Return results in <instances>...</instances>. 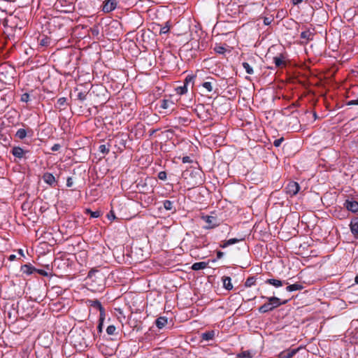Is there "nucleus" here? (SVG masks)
I'll return each instance as SVG.
<instances>
[{"mask_svg": "<svg viewBox=\"0 0 358 358\" xmlns=\"http://www.w3.org/2000/svg\"><path fill=\"white\" fill-rule=\"evenodd\" d=\"M268 302L261 306L259 308V311L262 313H265L273 310L274 308L279 307L282 303L280 299L275 296L267 298Z\"/></svg>", "mask_w": 358, "mask_h": 358, "instance_id": "nucleus-1", "label": "nucleus"}, {"mask_svg": "<svg viewBox=\"0 0 358 358\" xmlns=\"http://www.w3.org/2000/svg\"><path fill=\"white\" fill-rule=\"evenodd\" d=\"M299 185L296 182L291 181L286 185L285 190L287 194L293 196L299 192Z\"/></svg>", "mask_w": 358, "mask_h": 358, "instance_id": "nucleus-2", "label": "nucleus"}, {"mask_svg": "<svg viewBox=\"0 0 358 358\" xmlns=\"http://www.w3.org/2000/svg\"><path fill=\"white\" fill-rule=\"evenodd\" d=\"M202 219L207 224V225L205 227L206 229H213L219 224L218 220L214 216H203Z\"/></svg>", "mask_w": 358, "mask_h": 358, "instance_id": "nucleus-3", "label": "nucleus"}, {"mask_svg": "<svg viewBox=\"0 0 358 358\" xmlns=\"http://www.w3.org/2000/svg\"><path fill=\"white\" fill-rule=\"evenodd\" d=\"M345 207L352 213L358 212V202L353 200H346L344 203Z\"/></svg>", "mask_w": 358, "mask_h": 358, "instance_id": "nucleus-4", "label": "nucleus"}, {"mask_svg": "<svg viewBox=\"0 0 358 358\" xmlns=\"http://www.w3.org/2000/svg\"><path fill=\"white\" fill-rule=\"evenodd\" d=\"M117 6L116 0H106L104 3L103 10L106 13H109L113 10Z\"/></svg>", "mask_w": 358, "mask_h": 358, "instance_id": "nucleus-5", "label": "nucleus"}, {"mask_svg": "<svg viewBox=\"0 0 358 358\" xmlns=\"http://www.w3.org/2000/svg\"><path fill=\"white\" fill-rule=\"evenodd\" d=\"M90 305L100 311V319L101 320H103L105 317V312L101 303L98 300H94L90 301Z\"/></svg>", "mask_w": 358, "mask_h": 358, "instance_id": "nucleus-6", "label": "nucleus"}, {"mask_svg": "<svg viewBox=\"0 0 358 358\" xmlns=\"http://www.w3.org/2000/svg\"><path fill=\"white\" fill-rule=\"evenodd\" d=\"M298 351L299 348L285 350L279 354L278 358H292Z\"/></svg>", "mask_w": 358, "mask_h": 358, "instance_id": "nucleus-7", "label": "nucleus"}, {"mask_svg": "<svg viewBox=\"0 0 358 358\" xmlns=\"http://www.w3.org/2000/svg\"><path fill=\"white\" fill-rule=\"evenodd\" d=\"M43 179L44 182L51 186L55 185L56 183V180L55 176L50 173H45L43 176Z\"/></svg>", "mask_w": 358, "mask_h": 358, "instance_id": "nucleus-8", "label": "nucleus"}, {"mask_svg": "<svg viewBox=\"0 0 358 358\" xmlns=\"http://www.w3.org/2000/svg\"><path fill=\"white\" fill-rule=\"evenodd\" d=\"M350 230L355 236H358V217L353 218L350 222Z\"/></svg>", "mask_w": 358, "mask_h": 358, "instance_id": "nucleus-9", "label": "nucleus"}, {"mask_svg": "<svg viewBox=\"0 0 358 358\" xmlns=\"http://www.w3.org/2000/svg\"><path fill=\"white\" fill-rule=\"evenodd\" d=\"M244 238H230L227 241H225L222 243V244L220 245L221 248H225L231 245H233V244H236L237 243H239L240 241H243Z\"/></svg>", "mask_w": 358, "mask_h": 358, "instance_id": "nucleus-10", "label": "nucleus"}, {"mask_svg": "<svg viewBox=\"0 0 358 358\" xmlns=\"http://www.w3.org/2000/svg\"><path fill=\"white\" fill-rule=\"evenodd\" d=\"M174 105L173 101L169 99H163L161 101L160 107L163 109H171L173 110L174 109Z\"/></svg>", "mask_w": 358, "mask_h": 358, "instance_id": "nucleus-11", "label": "nucleus"}, {"mask_svg": "<svg viewBox=\"0 0 358 358\" xmlns=\"http://www.w3.org/2000/svg\"><path fill=\"white\" fill-rule=\"evenodd\" d=\"M266 283L269 284V285H271L275 287H280L281 286H282L283 285H287L288 282H285V281H282V280H277V279H273V278H270V279H268L266 280Z\"/></svg>", "mask_w": 358, "mask_h": 358, "instance_id": "nucleus-12", "label": "nucleus"}, {"mask_svg": "<svg viewBox=\"0 0 358 358\" xmlns=\"http://www.w3.org/2000/svg\"><path fill=\"white\" fill-rule=\"evenodd\" d=\"M4 71H6V73L7 74H9L12 77L13 69L11 66H8L6 64H1L0 65V74L3 75Z\"/></svg>", "mask_w": 358, "mask_h": 358, "instance_id": "nucleus-13", "label": "nucleus"}, {"mask_svg": "<svg viewBox=\"0 0 358 358\" xmlns=\"http://www.w3.org/2000/svg\"><path fill=\"white\" fill-rule=\"evenodd\" d=\"M13 155L15 157V161H16V159H21L22 158V148L20 147H13L11 151Z\"/></svg>", "mask_w": 358, "mask_h": 358, "instance_id": "nucleus-14", "label": "nucleus"}, {"mask_svg": "<svg viewBox=\"0 0 358 358\" xmlns=\"http://www.w3.org/2000/svg\"><path fill=\"white\" fill-rule=\"evenodd\" d=\"M285 57L280 55L278 57H273V62L277 67H281L285 64Z\"/></svg>", "mask_w": 358, "mask_h": 358, "instance_id": "nucleus-15", "label": "nucleus"}, {"mask_svg": "<svg viewBox=\"0 0 358 358\" xmlns=\"http://www.w3.org/2000/svg\"><path fill=\"white\" fill-rule=\"evenodd\" d=\"M215 331H206L201 334V338L203 340L208 341L213 340V338L215 337Z\"/></svg>", "mask_w": 358, "mask_h": 358, "instance_id": "nucleus-16", "label": "nucleus"}, {"mask_svg": "<svg viewBox=\"0 0 358 358\" xmlns=\"http://www.w3.org/2000/svg\"><path fill=\"white\" fill-rule=\"evenodd\" d=\"M208 263L204 262H196L192 266V268L194 271L204 269L207 267Z\"/></svg>", "mask_w": 358, "mask_h": 358, "instance_id": "nucleus-17", "label": "nucleus"}, {"mask_svg": "<svg viewBox=\"0 0 358 358\" xmlns=\"http://www.w3.org/2000/svg\"><path fill=\"white\" fill-rule=\"evenodd\" d=\"M156 326L159 329H162L167 324V318L165 317H159L156 320Z\"/></svg>", "mask_w": 358, "mask_h": 358, "instance_id": "nucleus-18", "label": "nucleus"}, {"mask_svg": "<svg viewBox=\"0 0 358 358\" xmlns=\"http://www.w3.org/2000/svg\"><path fill=\"white\" fill-rule=\"evenodd\" d=\"M302 289H303V286L298 283L288 285L286 287V290L289 292H294V291H297V290H301Z\"/></svg>", "mask_w": 358, "mask_h": 358, "instance_id": "nucleus-19", "label": "nucleus"}, {"mask_svg": "<svg viewBox=\"0 0 358 358\" xmlns=\"http://www.w3.org/2000/svg\"><path fill=\"white\" fill-rule=\"evenodd\" d=\"M301 38L308 41L313 39V33L310 30H306L301 33Z\"/></svg>", "mask_w": 358, "mask_h": 358, "instance_id": "nucleus-20", "label": "nucleus"}, {"mask_svg": "<svg viewBox=\"0 0 358 358\" xmlns=\"http://www.w3.org/2000/svg\"><path fill=\"white\" fill-rule=\"evenodd\" d=\"M223 285L225 289L228 290H231L233 289V285L231 282V278L229 277H224L223 278Z\"/></svg>", "mask_w": 358, "mask_h": 358, "instance_id": "nucleus-21", "label": "nucleus"}, {"mask_svg": "<svg viewBox=\"0 0 358 358\" xmlns=\"http://www.w3.org/2000/svg\"><path fill=\"white\" fill-rule=\"evenodd\" d=\"M202 86L206 89L207 92H210L213 90V82L212 81L204 82L202 84Z\"/></svg>", "mask_w": 358, "mask_h": 358, "instance_id": "nucleus-22", "label": "nucleus"}, {"mask_svg": "<svg viewBox=\"0 0 358 358\" xmlns=\"http://www.w3.org/2000/svg\"><path fill=\"white\" fill-rule=\"evenodd\" d=\"M36 270L32 267L30 264H24V273L27 274H31Z\"/></svg>", "mask_w": 358, "mask_h": 358, "instance_id": "nucleus-23", "label": "nucleus"}, {"mask_svg": "<svg viewBox=\"0 0 358 358\" xmlns=\"http://www.w3.org/2000/svg\"><path fill=\"white\" fill-rule=\"evenodd\" d=\"M176 92L178 94H184L185 93H187V87L186 86V85H182V86H180V87H178L176 89Z\"/></svg>", "mask_w": 358, "mask_h": 358, "instance_id": "nucleus-24", "label": "nucleus"}, {"mask_svg": "<svg viewBox=\"0 0 358 358\" xmlns=\"http://www.w3.org/2000/svg\"><path fill=\"white\" fill-rule=\"evenodd\" d=\"M243 66L244 68V69L245 70V71L247 72V73L248 74H252L253 73V69L252 67L247 62H243Z\"/></svg>", "mask_w": 358, "mask_h": 358, "instance_id": "nucleus-25", "label": "nucleus"}, {"mask_svg": "<svg viewBox=\"0 0 358 358\" xmlns=\"http://www.w3.org/2000/svg\"><path fill=\"white\" fill-rule=\"evenodd\" d=\"M164 208L167 210L173 209V202L169 200H165L163 203Z\"/></svg>", "mask_w": 358, "mask_h": 358, "instance_id": "nucleus-26", "label": "nucleus"}, {"mask_svg": "<svg viewBox=\"0 0 358 358\" xmlns=\"http://www.w3.org/2000/svg\"><path fill=\"white\" fill-rule=\"evenodd\" d=\"M255 282H256V279L255 277L248 278L245 282V287H251L253 285H255Z\"/></svg>", "mask_w": 358, "mask_h": 358, "instance_id": "nucleus-27", "label": "nucleus"}, {"mask_svg": "<svg viewBox=\"0 0 358 358\" xmlns=\"http://www.w3.org/2000/svg\"><path fill=\"white\" fill-rule=\"evenodd\" d=\"M87 213L90 214L92 217H99L100 216V212L99 211H92L90 209L86 210Z\"/></svg>", "mask_w": 358, "mask_h": 358, "instance_id": "nucleus-28", "label": "nucleus"}, {"mask_svg": "<svg viewBox=\"0 0 358 358\" xmlns=\"http://www.w3.org/2000/svg\"><path fill=\"white\" fill-rule=\"evenodd\" d=\"M99 150L100 152L103 154H107L109 152V148L107 147L106 145H101L99 147Z\"/></svg>", "mask_w": 358, "mask_h": 358, "instance_id": "nucleus-29", "label": "nucleus"}, {"mask_svg": "<svg viewBox=\"0 0 358 358\" xmlns=\"http://www.w3.org/2000/svg\"><path fill=\"white\" fill-rule=\"evenodd\" d=\"M115 330H116V328L114 325H110L107 327L106 332L108 335H113V334H114Z\"/></svg>", "mask_w": 358, "mask_h": 358, "instance_id": "nucleus-30", "label": "nucleus"}, {"mask_svg": "<svg viewBox=\"0 0 358 358\" xmlns=\"http://www.w3.org/2000/svg\"><path fill=\"white\" fill-rule=\"evenodd\" d=\"M195 78V76H188L185 80L184 85H186V86L189 83H194V80Z\"/></svg>", "mask_w": 358, "mask_h": 358, "instance_id": "nucleus-31", "label": "nucleus"}, {"mask_svg": "<svg viewBox=\"0 0 358 358\" xmlns=\"http://www.w3.org/2000/svg\"><path fill=\"white\" fill-rule=\"evenodd\" d=\"M107 217H108V220H111V221H112V220H115V219H116V216H115V215L114 211H113V210H110V211L108 213V215H107Z\"/></svg>", "mask_w": 358, "mask_h": 358, "instance_id": "nucleus-32", "label": "nucleus"}, {"mask_svg": "<svg viewBox=\"0 0 358 358\" xmlns=\"http://www.w3.org/2000/svg\"><path fill=\"white\" fill-rule=\"evenodd\" d=\"M158 178L160 179V180H164L166 179V173L165 171H160L159 173H158Z\"/></svg>", "mask_w": 358, "mask_h": 358, "instance_id": "nucleus-33", "label": "nucleus"}, {"mask_svg": "<svg viewBox=\"0 0 358 358\" xmlns=\"http://www.w3.org/2000/svg\"><path fill=\"white\" fill-rule=\"evenodd\" d=\"M283 140H284L283 138H280L275 140L273 142V145L275 147H279L281 145Z\"/></svg>", "mask_w": 358, "mask_h": 358, "instance_id": "nucleus-34", "label": "nucleus"}, {"mask_svg": "<svg viewBox=\"0 0 358 358\" xmlns=\"http://www.w3.org/2000/svg\"><path fill=\"white\" fill-rule=\"evenodd\" d=\"M272 21H273V18H271V17H265L264 18V24L265 25H269V24H271V23L272 22Z\"/></svg>", "mask_w": 358, "mask_h": 358, "instance_id": "nucleus-35", "label": "nucleus"}, {"mask_svg": "<svg viewBox=\"0 0 358 358\" xmlns=\"http://www.w3.org/2000/svg\"><path fill=\"white\" fill-rule=\"evenodd\" d=\"M215 50L217 53L222 54L224 52L225 49L222 46H217L215 48Z\"/></svg>", "mask_w": 358, "mask_h": 358, "instance_id": "nucleus-36", "label": "nucleus"}, {"mask_svg": "<svg viewBox=\"0 0 358 358\" xmlns=\"http://www.w3.org/2000/svg\"><path fill=\"white\" fill-rule=\"evenodd\" d=\"M13 169L15 172H17L18 173H21V166L20 165H15L13 167Z\"/></svg>", "mask_w": 358, "mask_h": 358, "instance_id": "nucleus-37", "label": "nucleus"}, {"mask_svg": "<svg viewBox=\"0 0 358 358\" xmlns=\"http://www.w3.org/2000/svg\"><path fill=\"white\" fill-rule=\"evenodd\" d=\"M169 28L168 27H164L160 29L159 33L160 34H166L169 31Z\"/></svg>", "mask_w": 358, "mask_h": 358, "instance_id": "nucleus-38", "label": "nucleus"}, {"mask_svg": "<svg viewBox=\"0 0 358 358\" xmlns=\"http://www.w3.org/2000/svg\"><path fill=\"white\" fill-rule=\"evenodd\" d=\"M16 136L20 139H22V129H19L16 133Z\"/></svg>", "mask_w": 358, "mask_h": 358, "instance_id": "nucleus-39", "label": "nucleus"}, {"mask_svg": "<svg viewBox=\"0 0 358 358\" xmlns=\"http://www.w3.org/2000/svg\"><path fill=\"white\" fill-rule=\"evenodd\" d=\"M182 161L183 163H190V162H192V160H191L190 157H188V156L183 157Z\"/></svg>", "mask_w": 358, "mask_h": 358, "instance_id": "nucleus-40", "label": "nucleus"}, {"mask_svg": "<svg viewBox=\"0 0 358 358\" xmlns=\"http://www.w3.org/2000/svg\"><path fill=\"white\" fill-rule=\"evenodd\" d=\"M348 106H350V105H358V99L352 100V101H348Z\"/></svg>", "mask_w": 358, "mask_h": 358, "instance_id": "nucleus-41", "label": "nucleus"}, {"mask_svg": "<svg viewBox=\"0 0 358 358\" xmlns=\"http://www.w3.org/2000/svg\"><path fill=\"white\" fill-rule=\"evenodd\" d=\"M66 185L68 187H71L73 185V180L71 178H68L66 181Z\"/></svg>", "mask_w": 358, "mask_h": 358, "instance_id": "nucleus-42", "label": "nucleus"}, {"mask_svg": "<svg viewBox=\"0 0 358 358\" xmlns=\"http://www.w3.org/2000/svg\"><path fill=\"white\" fill-rule=\"evenodd\" d=\"M24 102H28L29 101V95L27 93H24Z\"/></svg>", "mask_w": 358, "mask_h": 358, "instance_id": "nucleus-43", "label": "nucleus"}, {"mask_svg": "<svg viewBox=\"0 0 358 358\" xmlns=\"http://www.w3.org/2000/svg\"><path fill=\"white\" fill-rule=\"evenodd\" d=\"M60 148V145L59 144H55L52 147V151H57Z\"/></svg>", "mask_w": 358, "mask_h": 358, "instance_id": "nucleus-44", "label": "nucleus"}, {"mask_svg": "<svg viewBox=\"0 0 358 358\" xmlns=\"http://www.w3.org/2000/svg\"><path fill=\"white\" fill-rule=\"evenodd\" d=\"M48 39H47V38H45V39H42V40L41 41V42H40V44H41V45H48Z\"/></svg>", "mask_w": 358, "mask_h": 358, "instance_id": "nucleus-45", "label": "nucleus"}, {"mask_svg": "<svg viewBox=\"0 0 358 358\" xmlns=\"http://www.w3.org/2000/svg\"><path fill=\"white\" fill-rule=\"evenodd\" d=\"M224 255V252H221V251H218L217 252V259H221Z\"/></svg>", "mask_w": 358, "mask_h": 358, "instance_id": "nucleus-46", "label": "nucleus"}, {"mask_svg": "<svg viewBox=\"0 0 358 358\" xmlns=\"http://www.w3.org/2000/svg\"><path fill=\"white\" fill-rule=\"evenodd\" d=\"M15 257H15V255H10V256H9L8 259H9L10 261H13V260L15 259Z\"/></svg>", "mask_w": 358, "mask_h": 358, "instance_id": "nucleus-47", "label": "nucleus"}, {"mask_svg": "<svg viewBox=\"0 0 358 358\" xmlns=\"http://www.w3.org/2000/svg\"><path fill=\"white\" fill-rule=\"evenodd\" d=\"M303 0H292V3L294 4V5H296V4H299V3H301Z\"/></svg>", "mask_w": 358, "mask_h": 358, "instance_id": "nucleus-48", "label": "nucleus"}, {"mask_svg": "<svg viewBox=\"0 0 358 358\" xmlns=\"http://www.w3.org/2000/svg\"><path fill=\"white\" fill-rule=\"evenodd\" d=\"M100 320H101V322H100V324H99V331H101L102 321H103V320H101L100 319Z\"/></svg>", "mask_w": 358, "mask_h": 358, "instance_id": "nucleus-49", "label": "nucleus"}, {"mask_svg": "<svg viewBox=\"0 0 358 358\" xmlns=\"http://www.w3.org/2000/svg\"><path fill=\"white\" fill-rule=\"evenodd\" d=\"M17 252L21 256H22V249H18Z\"/></svg>", "mask_w": 358, "mask_h": 358, "instance_id": "nucleus-50", "label": "nucleus"}, {"mask_svg": "<svg viewBox=\"0 0 358 358\" xmlns=\"http://www.w3.org/2000/svg\"><path fill=\"white\" fill-rule=\"evenodd\" d=\"M65 101V99L62 98V99H59V101L62 103L64 101Z\"/></svg>", "mask_w": 358, "mask_h": 358, "instance_id": "nucleus-51", "label": "nucleus"}, {"mask_svg": "<svg viewBox=\"0 0 358 358\" xmlns=\"http://www.w3.org/2000/svg\"><path fill=\"white\" fill-rule=\"evenodd\" d=\"M38 272L40 273L42 275H46V273L43 271H38Z\"/></svg>", "mask_w": 358, "mask_h": 358, "instance_id": "nucleus-52", "label": "nucleus"}, {"mask_svg": "<svg viewBox=\"0 0 358 358\" xmlns=\"http://www.w3.org/2000/svg\"><path fill=\"white\" fill-rule=\"evenodd\" d=\"M355 282H356L357 284H358V275L355 277Z\"/></svg>", "mask_w": 358, "mask_h": 358, "instance_id": "nucleus-53", "label": "nucleus"}, {"mask_svg": "<svg viewBox=\"0 0 358 358\" xmlns=\"http://www.w3.org/2000/svg\"><path fill=\"white\" fill-rule=\"evenodd\" d=\"M26 136H27V133H26V131L24 129V134H23L24 138H25Z\"/></svg>", "mask_w": 358, "mask_h": 358, "instance_id": "nucleus-54", "label": "nucleus"}, {"mask_svg": "<svg viewBox=\"0 0 358 358\" xmlns=\"http://www.w3.org/2000/svg\"><path fill=\"white\" fill-rule=\"evenodd\" d=\"M20 101H22V95L20 97Z\"/></svg>", "mask_w": 358, "mask_h": 358, "instance_id": "nucleus-55", "label": "nucleus"}, {"mask_svg": "<svg viewBox=\"0 0 358 358\" xmlns=\"http://www.w3.org/2000/svg\"><path fill=\"white\" fill-rule=\"evenodd\" d=\"M79 97H80V99H82V98H81V97H82V95H81L80 94H79Z\"/></svg>", "mask_w": 358, "mask_h": 358, "instance_id": "nucleus-56", "label": "nucleus"}]
</instances>
